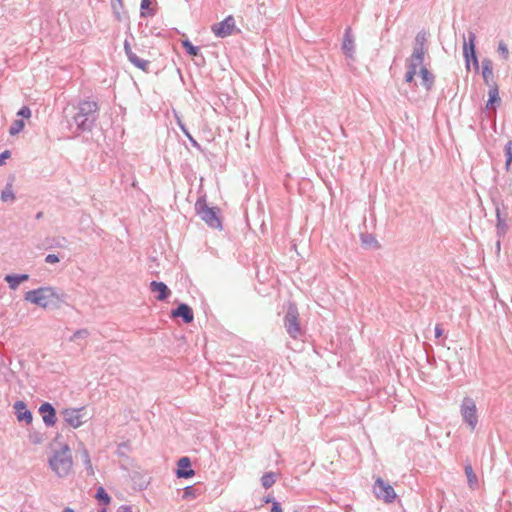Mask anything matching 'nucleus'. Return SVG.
Here are the masks:
<instances>
[{
  "instance_id": "1",
  "label": "nucleus",
  "mask_w": 512,
  "mask_h": 512,
  "mask_svg": "<svg viewBox=\"0 0 512 512\" xmlns=\"http://www.w3.org/2000/svg\"><path fill=\"white\" fill-rule=\"evenodd\" d=\"M75 113L72 117L77 132L92 131L99 117V105L94 100H81L74 106Z\"/></svg>"
},
{
  "instance_id": "2",
  "label": "nucleus",
  "mask_w": 512,
  "mask_h": 512,
  "mask_svg": "<svg viewBox=\"0 0 512 512\" xmlns=\"http://www.w3.org/2000/svg\"><path fill=\"white\" fill-rule=\"evenodd\" d=\"M49 466L58 477H65L69 474L73 466L72 454L67 444L54 450L49 458Z\"/></svg>"
},
{
  "instance_id": "3",
  "label": "nucleus",
  "mask_w": 512,
  "mask_h": 512,
  "mask_svg": "<svg viewBox=\"0 0 512 512\" xmlns=\"http://www.w3.org/2000/svg\"><path fill=\"white\" fill-rule=\"evenodd\" d=\"M196 214L213 229L222 230V221L220 217V209L218 207H209L206 198L200 197L195 203Z\"/></svg>"
},
{
  "instance_id": "4",
  "label": "nucleus",
  "mask_w": 512,
  "mask_h": 512,
  "mask_svg": "<svg viewBox=\"0 0 512 512\" xmlns=\"http://www.w3.org/2000/svg\"><path fill=\"white\" fill-rule=\"evenodd\" d=\"M24 299L42 308H47L54 304L56 294L51 287H40L26 292Z\"/></svg>"
},
{
  "instance_id": "5",
  "label": "nucleus",
  "mask_w": 512,
  "mask_h": 512,
  "mask_svg": "<svg viewBox=\"0 0 512 512\" xmlns=\"http://www.w3.org/2000/svg\"><path fill=\"white\" fill-rule=\"evenodd\" d=\"M427 50H413L410 57L406 60L407 71L405 73V81L409 84L414 82V77L417 74L418 68L421 69L424 63V58Z\"/></svg>"
},
{
  "instance_id": "6",
  "label": "nucleus",
  "mask_w": 512,
  "mask_h": 512,
  "mask_svg": "<svg viewBox=\"0 0 512 512\" xmlns=\"http://www.w3.org/2000/svg\"><path fill=\"white\" fill-rule=\"evenodd\" d=\"M284 327L293 339H298L302 336L303 331L299 323V313L295 305H290L284 316Z\"/></svg>"
},
{
  "instance_id": "7",
  "label": "nucleus",
  "mask_w": 512,
  "mask_h": 512,
  "mask_svg": "<svg viewBox=\"0 0 512 512\" xmlns=\"http://www.w3.org/2000/svg\"><path fill=\"white\" fill-rule=\"evenodd\" d=\"M460 414L463 422L473 431L478 424L477 407L475 401L470 397H464L460 406Z\"/></svg>"
},
{
  "instance_id": "8",
  "label": "nucleus",
  "mask_w": 512,
  "mask_h": 512,
  "mask_svg": "<svg viewBox=\"0 0 512 512\" xmlns=\"http://www.w3.org/2000/svg\"><path fill=\"white\" fill-rule=\"evenodd\" d=\"M476 34L473 31H468L467 39L464 38L463 43V56L465 59V66L467 70L470 69V57H473L472 64L476 70L479 69V62L476 56Z\"/></svg>"
},
{
  "instance_id": "9",
  "label": "nucleus",
  "mask_w": 512,
  "mask_h": 512,
  "mask_svg": "<svg viewBox=\"0 0 512 512\" xmlns=\"http://www.w3.org/2000/svg\"><path fill=\"white\" fill-rule=\"evenodd\" d=\"M83 410L84 408H66L61 411V415L63 416V419L67 425H69L72 428H78L83 423Z\"/></svg>"
},
{
  "instance_id": "10",
  "label": "nucleus",
  "mask_w": 512,
  "mask_h": 512,
  "mask_svg": "<svg viewBox=\"0 0 512 512\" xmlns=\"http://www.w3.org/2000/svg\"><path fill=\"white\" fill-rule=\"evenodd\" d=\"M235 20L233 16H227L223 21L212 25L211 30L215 36L225 38L233 33Z\"/></svg>"
},
{
  "instance_id": "11",
  "label": "nucleus",
  "mask_w": 512,
  "mask_h": 512,
  "mask_svg": "<svg viewBox=\"0 0 512 512\" xmlns=\"http://www.w3.org/2000/svg\"><path fill=\"white\" fill-rule=\"evenodd\" d=\"M375 495L377 498L383 499L387 503L393 502L396 498V493L393 487L385 483L381 478L375 481Z\"/></svg>"
},
{
  "instance_id": "12",
  "label": "nucleus",
  "mask_w": 512,
  "mask_h": 512,
  "mask_svg": "<svg viewBox=\"0 0 512 512\" xmlns=\"http://www.w3.org/2000/svg\"><path fill=\"white\" fill-rule=\"evenodd\" d=\"M39 413L42 415L46 426L51 427L55 425L57 421L56 410L50 403H42L39 407Z\"/></svg>"
},
{
  "instance_id": "13",
  "label": "nucleus",
  "mask_w": 512,
  "mask_h": 512,
  "mask_svg": "<svg viewBox=\"0 0 512 512\" xmlns=\"http://www.w3.org/2000/svg\"><path fill=\"white\" fill-rule=\"evenodd\" d=\"M14 412L16 418L19 422H25L26 424H30L33 420V416L31 411L27 408V405L24 401H16L14 403Z\"/></svg>"
},
{
  "instance_id": "14",
  "label": "nucleus",
  "mask_w": 512,
  "mask_h": 512,
  "mask_svg": "<svg viewBox=\"0 0 512 512\" xmlns=\"http://www.w3.org/2000/svg\"><path fill=\"white\" fill-rule=\"evenodd\" d=\"M342 51L346 57L353 59L355 53V41L354 36L352 34V30L350 27L346 28L343 43H342Z\"/></svg>"
},
{
  "instance_id": "15",
  "label": "nucleus",
  "mask_w": 512,
  "mask_h": 512,
  "mask_svg": "<svg viewBox=\"0 0 512 512\" xmlns=\"http://www.w3.org/2000/svg\"><path fill=\"white\" fill-rule=\"evenodd\" d=\"M171 316L173 318H182L184 323H191L194 319L192 308L185 303H181L178 305L176 309H173L171 312Z\"/></svg>"
},
{
  "instance_id": "16",
  "label": "nucleus",
  "mask_w": 512,
  "mask_h": 512,
  "mask_svg": "<svg viewBox=\"0 0 512 512\" xmlns=\"http://www.w3.org/2000/svg\"><path fill=\"white\" fill-rule=\"evenodd\" d=\"M191 461L188 457H182L178 460V469L176 475L178 478L188 479L195 475V471L190 468Z\"/></svg>"
},
{
  "instance_id": "17",
  "label": "nucleus",
  "mask_w": 512,
  "mask_h": 512,
  "mask_svg": "<svg viewBox=\"0 0 512 512\" xmlns=\"http://www.w3.org/2000/svg\"><path fill=\"white\" fill-rule=\"evenodd\" d=\"M150 290L154 293H158V295L156 296V299L158 301H164L168 298V296L170 295V290L169 288L167 287V285L163 282H158V281H152L150 283Z\"/></svg>"
},
{
  "instance_id": "18",
  "label": "nucleus",
  "mask_w": 512,
  "mask_h": 512,
  "mask_svg": "<svg viewBox=\"0 0 512 512\" xmlns=\"http://www.w3.org/2000/svg\"><path fill=\"white\" fill-rule=\"evenodd\" d=\"M419 74L422 80V85L424 86L425 90L427 92L431 91L435 83L434 74L430 72L426 67H421V69L419 70Z\"/></svg>"
},
{
  "instance_id": "19",
  "label": "nucleus",
  "mask_w": 512,
  "mask_h": 512,
  "mask_svg": "<svg viewBox=\"0 0 512 512\" xmlns=\"http://www.w3.org/2000/svg\"><path fill=\"white\" fill-rule=\"evenodd\" d=\"M29 275L27 274H9L5 276V281L9 283V287L15 290L20 283L28 280Z\"/></svg>"
},
{
  "instance_id": "20",
  "label": "nucleus",
  "mask_w": 512,
  "mask_h": 512,
  "mask_svg": "<svg viewBox=\"0 0 512 512\" xmlns=\"http://www.w3.org/2000/svg\"><path fill=\"white\" fill-rule=\"evenodd\" d=\"M496 219H497V224H496L497 235H498V237H503L507 231L508 226L506 224L505 218L502 217L501 210H500L499 206L496 207Z\"/></svg>"
},
{
  "instance_id": "21",
  "label": "nucleus",
  "mask_w": 512,
  "mask_h": 512,
  "mask_svg": "<svg viewBox=\"0 0 512 512\" xmlns=\"http://www.w3.org/2000/svg\"><path fill=\"white\" fill-rule=\"evenodd\" d=\"M482 77L486 84H489L490 79L493 78V65L489 59L482 61Z\"/></svg>"
},
{
  "instance_id": "22",
  "label": "nucleus",
  "mask_w": 512,
  "mask_h": 512,
  "mask_svg": "<svg viewBox=\"0 0 512 512\" xmlns=\"http://www.w3.org/2000/svg\"><path fill=\"white\" fill-rule=\"evenodd\" d=\"M500 101H501V99L499 97L498 88H497L496 85H494L489 90V99H488V101L486 103V109H493V110H495L494 104L495 103L499 104Z\"/></svg>"
},
{
  "instance_id": "23",
  "label": "nucleus",
  "mask_w": 512,
  "mask_h": 512,
  "mask_svg": "<svg viewBox=\"0 0 512 512\" xmlns=\"http://www.w3.org/2000/svg\"><path fill=\"white\" fill-rule=\"evenodd\" d=\"M135 67L141 69L142 71L147 72L149 69L150 62L148 60H144L138 57L136 54L132 55L128 59Z\"/></svg>"
},
{
  "instance_id": "24",
  "label": "nucleus",
  "mask_w": 512,
  "mask_h": 512,
  "mask_svg": "<svg viewBox=\"0 0 512 512\" xmlns=\"http://www.w3.org/2000/svg\"><path fill=\"white\" fill-rule=\"evenodd\" d=\"M135 67L141 69L142 71L147 72L149 69L150 62L148 60H144L138 57L136 54L132 55L128 59Z\"/></svg>"
},
{
  "instance_id": "25",
  "label": "nucleus",
  "mask_w": 512,
  "mask_h": 512,
  "mask_svg": "<svg viewBox=\"0 0 512 512\" xmlns=\"http://www.w3.org/2000/svg\"><path fill=\"white\" fill-rule=\"evenodd\" d=\"M276 473L267 472L261 477V484L265 489H268L274 485L276 482Z\"/></svg>"
},
{
  "instance_id": "26",
  "label": "nucleus",
  "mask_w": 512,
  "mask_h": 512,
  "mask_svg": "<svg viewBox=\"0 0 512 512\" xmlns=\"http://www.w3.org/2000/svg\"><path fill=\"white\" fill-rule=\"evenodd\" d=\"M81 455H82L83 463L87 469L88 475H94V469L92 466L90 455H89L88 450L85 447H82Z\"/></svg>"
},
{
  "instance_id": "27",
  "label": "nucleus",
  "mask_w": 512,
  "mask_h": 512,
  "mask_svg": "<svg viewBox=\"0 0 512 512\" xmlns=\"http://www.w3.org/2000/svg\"><path fill=\"white\" fill-rule=\"evenodd\" d=\"M95 498L99 501L102 505H109L111 502V497L109 494L105 491L103 487H99L96 491Z\"/></svg>"
},
{
  "instance_id": "28",
  "label": "nucleus",
  "mask_w": 512,
  "mask_h": 512,
  "mask_svg": "<svg viewBox=\"0 0 512 512\" xmlns=\"http://www.w3.org/2000/svg\"><path fill=\"white\" fill-rule=\"evenodd\" d=\"M465 474L467 476V481H468V484L471 488H474L477 486L478 484V479L475 475V473L473 472V468L470 464L466 465L465 468Z\"/></svg>"
},
{
  "instance_id": "29",
  "label": "nucleus",
  "mask_w": 512,
  "mask_h": 512,
  "mask_svg": "<svg viewBox=\"0 0 512 512\" xmlns=\"http://www.w3.org/2000/svg\"><path fill=\"white\" fill-rule=\"evenodd\" d=\"M426 35L424 32H419L415 37V45L413 50H426L425 48Z\"/></svg>"
},
{
  "instance_id": "30",
  "label": "nucleus",
  "mask_w": 512,
  "mask_h": 512,
  "mask_svg": "<svg viewBox=\"0 0 512 512\" xmlns=\"http://www.w3.org/2000/svg\"><path fill=\"white\" fill-rule=\"evenodd\" d=\"M24 126H25V124H24L23 120H21V119L14 120L12 125L10 126L9 134L12 136L17 135L18 133H20L23 130Z\"/></svg>"
},
{
  "instance_id": "31",
  "label": "nucleus",
  "mask_w": 512,
  "mask_h": 512,
  "mask_svg": "<svg viewBox=\"0 0 512 512\" xmlns=\"http://www.w3.org/2000/svg\"><path fill=\"white\" fill-rule=\"evenodd\" d=\"M504 153L506 158V170H509L510 164L512 162V141H508L504 146Z\"/></svg>"
},
{
  "instance_id": "32",
  "label": "nucleus",
  "mask_w": 512,
  "mask_h": 512,
  "mask_svg": "<svg viewBox=\"0 0 512 512\" xmlns=\"http://www.w3.org/2000/svg\"><path fill=\"white\" fill-rule=\"evenodd\" d=\"M182 45H183L185 51L187 52V54H189L191 56H197L200 51L199 47L194 46L189 40H184L182 42Z\"/></svg>"
},
{
  "instance_id": "33",
  "label": "nucleus",
  "mask_w": 512,
  "mask_h": 512,
  "mask_svg": "<svg viewBox=\"0 0 512 512\" xmlns=\"http://www.w3.org/2000/svg\"><path fill=\"white\" fill-rule=\"evenodd\" d=\"M90 335L88 329H78L74 332V334L69 338V341L76 342L79 339H86Z\"/></svg>"
},
{
  "instance_id": "34",
  "label": "nucleus",
  "mask_w": 512,
  "mask_h": 512,
  "mask_svg": "<svg viewBox=\"0 0 512 512\" xmlns=\"http://www.w3.org/2000/svg\"><path fill=\"white\" fill-rule=\"evenodd\" d=\"M1 199L4 202L13 201L15 199V195L13 193L11 185H7L5 189L2 191Z\"/></svg>"
},
{
  "instance_id": "35",
  "label": "nucleus",
  "mask_w": 512,
  "mask_h": 512,
  "mask_svg": "<svg viewBox=\"0 0 512 512\" xmlns=\"http://www.w3.org/2000/svg\"><path fill=\"white\" fill-rule=\"evenodd\" d=\"M29 441L33 444H41L43 442V434L40 432H30L29 433Z\"/></svg>"
},
{
  "instance_id": "36",
  "label": "nucleus",
  "mask_w": 512,
  "mask_h": 512,
  "mask_svg": "<svg viewBox=\"0 0 512 512\" xmlns=\"http://www.w3.org/2000/svg\"><path fill=\"white\" fill-rule=\"evenodd\" d=\"M66 243H67L66 237L53 238L52 242H51V247L64 248V247H66Z\"/></svg>"
},
{
  "instance_id": "37",
  "label": "nucleus",
  "mask_w": 512,
  "mask_h": 512,
  "mask_svg": "<svg viewBox=\"0 0 512 512\" xmlns=\"http://www.w3.org/2000/svg\"><path fill=\"white\" fill-rule=\"evenodd\" d=\"M498 52L502 56L503 59H508L509 57V50L507 45L504 42H500L498 45Z\"/></svg>"
},
{
  "instance_id": "38",
  "label": "nucleus",
  "mask_w": 512,
  "mask_h": 512,
  "mask_svg": "<svg viewBox=\"0 0 512 512\" xmlns=\"http://www.w3.org/2000/svg\"><path fill=\"white\" fill-rule=\"evenodd\" d=\"M17 116L22 118H30L31 117V110L28 106H23L18 112Z\"/></svg>"
},
{
  "instance_id": "39",
  "label": "nucleus",
  "mask_w": 512,
  "mask_h": 512,
  "mask_svg": "<svg viewBox=\"0 0 512 512\" xmlns=\"http://www.w3.org/2000/svg\"><path fill=\"white\" fill-rule=\"evenodd\" d=\"M60 261L59 257L55 254H48L45 257V262L49 264L58 263Z\"/></svg>"
},
{
  "instance_id": "40",
  "label": "nucleus",
  "mask_w": 512,
  "mask_h": 512,
  "mask_svg": "<svg viewBox=\"0 0 512 512\" xmlns=\"http://www.w3.org/2000/svg\"><path fill=\"white\" fill-rule=\"evenodd\" d=\"M124 52H125V54H126V56H127V58H128V59H129L132 55H134V54H135V53L132 51V48H131V46H130V43H129L127 40H125V41H124Z\"/></svg>"
},
{
  "instance_id": "41",
  "label": "nucleus",
  "mask_w": 512,
  "mask_h": 512,
  "mask_svg": "<svg viewBox=\"0 0 512 512\" xmlns=\"http://www.w3.org/2000/svg\"><path fill=\"white\" fill-rule=\"evenodd\" d=\"M150 5H151V0H141L140 8L142 10V12H141L142 16H146V13L144 12V10L149 9Z\"/></svg>"
},
{
  "instance_id": "42",
  "label": "nucleus",
  "mask_w": 512,
  "mask_h": 512,
  "mask_svg": "<svg viewBox=\"0 0 512 512\" xmlns=\"http://www.w3.org/2000/svg\"><path fill=\"white\" fill-rule=\"evenodd\" d=\"M181 131L184 133V135L190 140V142L194 145V146H198V143L194 140V138L191 136V134L189 133L188 129L186 128V126H182L181 128Z\"/></svg>"
},
{
  "instance_id": "43",
  "label": "nucleus",
  "mask_w": 512,
  "mask_h": 512,
  "mask_svg": "<svg viewBox=\"0 0 512 512\" xmlns=\"http://www.w3.org/2000/svg\"><path fill=\"white\" fill-rule=\"evenodd\" d=\"M181 131L184 133V135L190 140V142L194 145V146H198V143L194 140V138L191 136V134L189 133L188 129L186 128V126H182L181 128Z\"/></svg>"
},
{
  "instance_id": "44",
  "label": "nucleus",
  "mask_w": 512,
  "mask_h": 512,
  "mask_svg": "<svg viewBox=\"0 0 512 512\" xmlns=\"http://www.w3.org/2000/svg\"><path fill=\"white\" fill-rule=\"evenodd\" d=\"M181 131L184 133V135L190 140V142L194 145V146H198V143L194 140V138L191 136V134L189 133L188 129L186 128V126H182L181 128Z\"/></svg>"
},
{
  "instance_id": "45",
  "label": "nucleus",
  "mask_w": 512,
  "mask_h": 512,
  "mask_svg": "<svg viewBox=\"0 0 512 512\" xmlns=\"http://www.w3.org/2000/svg\"><path fill=\"white\" fill-rule=\"evenodd\" d=\"M181 131L184 133V135L190 140V142L194 145V146H198V143L194 140V138L191 136V134L189 133L188 129L186 128V126H182L181 128Z\"/></svg>"
},
{
  "instance_id": "46",
  "label": "nucleus",
  "mask_w": 512,
  "mask_h": 512,
  "mask_svg": "<svg viewBox=\"0 0 512 512\" xmlns=\"http://www.w3.org/2000/svg\"><path fill=\"white\" fill-rule=\"evenodd\" d=\"M271 504H272L271 512H282L281 505L278 501H276L275 499H272Z\"/></svg>"
},
{
  "instance_id": "47",
  "label": "nucleus",
  "mask_w": 512,
  "mask_h": 512,
  "mask_svg": "<svg viewBox=\"0 0 512 512\" xmlns=\"http://www.w3.org/2000/svg\"><path fill=\"white\" fill-rule=\"evenodd\" d=\"M11 153L9 150H5L0 154V165H4L6 159L10 158Z\"/></svg>"
},
{
  "instance_id": "48",
  "label": "nucleus",
  "mask_w": 512,
  "mask_h": 512,
  "mask_svg": "<svg viewBox=\"0 0 512 512\" xmlns=\"http://www.w3.org/2000/svg\"><path fill=\"white\" fill-rule=\"evenodd\" d=\"M362 241L365 243V244H371V243H375L377 244V241L371 236V235H366V236H363L362 237Z\"/></svg>"
},
{
  "instance_id": "49",
  "label": "nucleus",
  "mask_w": 512,
  "mask_h": 512,
  "mask_svg": "<svg viewBox=\"0 0 512 512\" xmlns=\"http://www.w3.org/2000/svg\"><path fill=\"white\" fill-rule=\"evenodd\" d=\"M442 335H443V329H442V326H441V324H437V325L435 326V337H436V338H440Z\"/></svg>"
},
{
  "instance_id": "50",
  "label": "nucleus",
  "mask_w": 512,
  "mask_h": 512,
  "mask_svg": "<svg viewBox=\"0 0 512 512\" xmlns=\"http://www.w3.org/2000/svg\"><path fill=\"white\" fill-rule=\"evenodd\" d=\"M121 512H132V507L128 505H123L120 507Z\"/></svg>"
},
{
  "instance_id": "51",
  "label": "nucleus",
  "mask_w": 512,
  "mask_h": 512,
  "mask_svg": "<svg viewBox=\"0 0 512 512\" xmlns=\"http://www.w3.org/2000/svg\"><path fill=\"white\" fill-rule=\"evenodd\" d=\"M175 118H176V122H177V124H178L180 129L182 128V126H185V124L183 123V121L181 120V118L177 114H175Z\"/></svg>"
},
{
  "instance_id": "52",
  "label": "nucleus",
  "mask_w": 512,
  "mask_h": 512,
  "mask_svg": "<svg viewBox=\"0 0 512 512\" xmlns=\"http://www.w3.org/2000/svg\"><path fill=\"white\" fill-rule=\"evenodd\" d=\"M191 487H187L185 488V491H184V496H188L189 494H191V491H190Z\"/></svg>"
},
{
  "instance_id": "53",
  "label": "nucleus",
  "mask_w": 512,
  "mask_h": 512,
  "mask_svg": "<svg viewBox=\"0 0 512 512\" xmlns=\"http://www.w3.org/2000/svg\"><path fill=\"white\" fill-rule=\"evenodd\" d=\"M43 217V212H38L35 216L37 220L41 219Z\"/></svg>"
},
{
  "instance_id": "54",
  "label": "nucleus",
  "mask_w": 512,
  "mask_h": 512,
  "mask_svg": "<svg viewBox=\"0 0 512 512\" xmlns=\"http://www.w3.org/2000/svg\"><path fill=\"white\" fill-rule=\"evenodd\" d=\"M500 246H501V241H500V238L497 240L496 242V248H497V251H500Z\"/></svg>"
},
{
  "instance_id": "55",
  "label": "nucleus",
  "mask_w": 512,
  "mask_h": 512,
  "mask_svg": "<svg viewBox=\"0 0 512 512\" xmlns=\"http://www.w3.org/2000/svg\"><path fill=\"white\" fill-rule=\"evenodd\" d=\"M272 499H273V498H272V497H269V496H268V497H265V498H264V502H265V503H271V500H272Z\"/></svg>"
},
{
  "instance_id": "56",
  "label": "nucleus",
  "mask_w": 512,
  "mask_h": 512,
  "mask_svg": "<svg viewBox=\"0 0 512 512\" xmlns=\"http://www.w3.org/2000/svg\"><path fill=\"white\" fill-rule=\"evenodd\" d=\"M62 512H75L72 508H65Z\"/></svg>"
},
{
  "instance_id": "57",
  "label": "nucleus",
  "mask_w": 512,
  "mask_h": 512,
  "mask_svg": "<svg viewBox=\"0 0 512 512\" xmlns=\"http://www.w3.org/2000/svg\"><path fill=\"white\" fill-rule=\"evenodd\" d=\"M120 5H122V0H116Z\"/></svg>"
},
{
  "instance_id": "58",
  "label": "nucleus",
  "mask_w": 512,
  "mask_h": 512,
  "mask_svg": "<svg viewBox=\"0 0 512 512\" xmlns=\"http://www.w3.org/2000/svg\"><path fill=\"white\" fill-rule=\"evenodd\" d=\"M99 512H107L105 508H103L102 510H100Z\"/></svg>"
}]
</instances>
